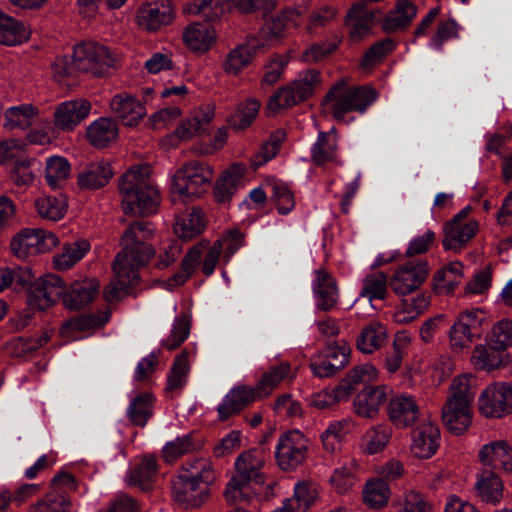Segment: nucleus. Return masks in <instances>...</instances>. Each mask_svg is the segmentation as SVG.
I'll return each mask as SVG.
<instances>
[{
    "label": "nucleus",
    "instance_id": "obj_1",
    "mask_svg": "<svg viewBox=\"0 0 512 512\" xmlns=\"http://www.w3.org/2000/svg\"><path fill=\"white\" fill-rule=\"evenodd\" d=\"M151 167L147 164L131 167L120 179L122 210L131 216L155 213L160 203L158 189L150 182Z\"/></svg>",
    "mask_w": 512,
    "mask_h": 512
},
{
    "label": "nucleus",
    "instance_id": "obj_2",
    "mask_svg": "<svg viewBox=\"0 0 512 512\" xmlns=\"http://www.w3.org/2000/svg\"><path fill=\"white\" fill-rule=\"evenodd\" d=\"M214 479L213 466L208 460L188 461L173 482V498L184 508L199 507L208 498V487Z\"/></svg>",
    "mask_w": 512,
    "mask_h": 512
},
{
    "label": "nucleus",
    "instance_id": "obj_3",
    "mask_svg": "<svg viewBox=\"0 0 512 512\" xmlns=\"http://www.w3.org/2000/svg\"><path fill=\"white\" fill-rule=\"evenodd\" d=\"M376 98L377 93L372 88L354 86L345 80H340L330 88L323 101V107L337 121L348 123L347 114L351 112L363 114Z\"/></svg>",
    "mask_w": 512,
    "mask_h": 512
},
{
    "label": "nucleus",
    "instance_id": "obj_4",
    "mask_svg": "<svg viewBox=\"0 0 512 512\" xmlns=\"http://www.w3.org/2000/svg\"><path fill=\"white\" fill-rule=\"evenodd\" d=\"M265 459L261 451L251 449L240 454L235 461V474L227 483L225 498L230 504L246 502L252 495L251 485L263 484L261 472Z\"/></svg>",
    "mask_w": 512,
    "mask_h": 512
},
{
    "label": "nucleus",
    "instance_id": "obj_5",
    "mask_svg": "<svg viewBox=\"0 0 512 512\" xmlns=\"http://www.w3.org/2000/svg\"><path fill=\"white\" fill-rule=\"evenodd\" d=\"M214 178V170L208 163L189 161L172 175L171 198L174 203H187L203 195Z\"/></svg>",
    "mask_w": 512,
    "mask_h": 512
},
{
    "label": "nucleus",
    "instance_id": "obj_6",
    "mask_svg": "<svg viewBox=\"0 0 512 512\" xmlns=\"http://www.w3.org/2000/svg\"><path fill=\"white\" fill-rule=\"evenodd\" d=\"M154 235L152 225L145 221L130 224L121 236L122 250L116 259L136 268L145 266L154 255V249L148 240Z\"/></svg>",
    "mask_w": 512,
    "mask_h": 512
},
{
    "label": "nucleus",
    "instance_id": "obj_7",
    "mask_svg": "<svg viewBox=\"0 0 512 512\" xmlns=\"http://www.w3.org/2000/svg\"><path fill=\"white\" fill-rule=\"evenodd\" d=\"M304 11L298 7H286L268 17L253 36L257 46L268 50L280 44L292 30L302 24Z\"/></svg>",
    "mask_w": 512,
    "mask_h": 512
},
{
    "label": "nucleus",
    "instance_id": "obj_8",
    "mask_svg": "<svg viewBox=\"0 0 512 512\" xmlns=\"http://www.w3.org/2000/svg\"><path fill=\"white\" fill-rule=\"evenodd\" d=\"M221 254L220 243L210 244L208 241H201L193 246L182 260L181 270L174 274L168 281L170 288L183 285L195 270L201 266L206 276L214 273Z\"/></svg>",
    "mask_w": 512,
    "mask_h": 512
},
{
    "label": "nucleus",
    "instance_id": "obj_9",
    "mask_svg": "<svg viewBox=\"0 0 512 512\" xmlns=\"http://www.w3.org/2000/svg\"><path fill=\"white\" fill-rule=\"evenodd\" d=\"M321 83L320 73L307 69L298 74L291 83L279 88L270 98L267 108L276 113L281 109L295 106L308 99Z\"/></svg>",
    "mask_w": 512,
    "mask_h": 512
},
{
    "label": "nucleus",
    "instance_id": "obj_10",
    "mask_svg": "<svg viewBox=\"0 0 512 512\" xmlns=\"http://www.w3.org/2000/svg\"><path fill=\"white\" fill-rule=\"evenodd\" d=\"M74 67L79 72L103 76L113 67L115 59L110 50L96 42L88 41L78 44L73 49Z\"/></svg>",
    "mask_w": 512,
    "mask_h": 512
},
{
    "label": "nucleus",
    "instance_id": "obj_11",
    "mask_svg": "<svg viewBox=\"0 0 512 512\" xmlns=\"http://www.w3.org/2000/svg\"><path fill=\"white\" fill-rule=\"evenodd\" d=\"M478 408L487 418L512 413V382L497 381L487 385L478 397Z\"/></svg>",
    "mask_w": 512,
    "mask_h": 512
},
{
    "label": "nucleus",
    "instance_id": "obj_12",
    "mask_svg": "<svg viewBox=\"0 0 512 512\" xmlns=\"http://www.w3.org/2000/svg\"><path fill=\"white\" fill-rule=\"evenodd\" d=\"M429 276L427 261L416 259L406 261L396 267L389 285L398 296H406L418 290Z\"/></svg>",
    "mask_w": 512,
    "mask_h": 512
},
{
    "label": "nucleus",
    "instance_id": "obj_13",
    "mask_svg": "<svg viewBox=\"0 0 512 512\" xmlns=\"http://www.w3.org/2000/svg\"><path fill=\"white\" fill-rule=\"evenodd\" d=\"M309 449V441L300 430H289L281 434L275 448V456L282 470H292L302 464Z\"/></svg>",
    "mask_w": 512,
    "mask_h": 512
},
{
    "label": "nucleus",
    "instance_id": "obj_14",
    "mask_svg": "<svg viewBox=\"0 0 512 512\" xmlns=\"http://www.w3.org/2000/svg\"><path fill=\"white\" fill-rule=\"evenodd\" d=\"M483 321L484 312L480 309H469L459 313L448 332L450 348L456 353L468 349Z\"/></svg>",
    "mask_w": 512,
    "mask_h": 512
},
{
    "label": "nucleus",
    "instance_id": "obj_15",
    "mask_svg": "<svg viewBox=\"0 0 512 512\" xmlns=\"http://www.w3.org/2000/svg\"><path fill=\"white\" fill-rule=\"evenodd\" d=\"M380 15L379 9H369L364 1L354 2L347 10L344 20L350 39L359 42L372 35L376 19Z\"/></svg>",
    "mask_w": 512,
    "mask_h": 512
},
{
    "label": "nucleus",
    "instance_id": "obj_16",
    "mask_svg": "<svg viewBox=\"0 0 512 512\" xmlns=\"http://www.w3.org/2000/svg\"><path fill=\"white\" fill-rule=\"evenodd\" d=\"M478 460L489 471L512 477V444L495 440L484 444L478 451Z\"/></svg>",
    "mask_w": 512,
    "mask_h": 512
},
{
    "label": "nucleus",
    "instance_id": "obj_17",
    "mask_svg": "<svg viewBox=\"0 0 512 512\" xmlns=\"http://www.w3.org/2000/svg\"><path fill=\"white\" fill-rule=\"evenodd\" d=\"M470 207L463 208L444 228L443 246L445 249L457 250L464 247L478 231V223L467 219Z\"/></svg>",
    "mask_w": 512,
    "mask_h": 512
},
{
    "label": "nucleus",
    "instance_id": "obj_18",
    "mask_svg": "<svg viewBox=\"0 0 512 512\" xmlns=\"http://www.w3.org/2000/svg\"><path fill=\"white\" fill-rule=\"evenodd\" d=\"M26 284H29L30 303L40 310L48 308L64 294L63 280L55 274L41 276L32 282L29 280L23 285Z\"/></svg>",
    "mask_w": 512,
    "mask_h": 512
},
{
    "label": "nucleus",
    "instance_id": "obj_19",
    "mask_svg": "<svg viewBox=\"0 0 512 512\" xmlns=\"http://www.w3.org/2000/svg\"><path fill=\"white\" fill-rule=\"evenodd\" d=\"M174 11L170 0H147L138 9L136 20L139 27L157 31L172 23Z\"/></svg>",
    "mask_w": 512,
    "mask_h": 512
},
{
    "label": "nucleus",
    "instance_id": "obj_20",
    "mask_svg": "<svg viewBox=\"0 0 512 512\" xmlns=\"http://www.w3.org/2000/svg\"><path fill=\"white\" fill-rule=\"evenodd\" d=\"M387 415L398 428L412 426L420 417L419 404L410 394L396 393L387 403Z\"/></svg>",
    "mask_w": 512,
    "mask_h": 512
},
{
    "label": "nucleus",
    "instance_id": "obj_21",
    "mask_svg": "<svg viewBox=\"0 0 512 512\" xmlns=\"http://www.w3.org/2000/svg\"><path fill=\"white\" fill-rule=\"evenodd\" d=\"M218 33L209 23L193 22L188 24L182 33L186 48L192 53L203 55L216 44Z\"/></svg>",
    "mask_w": 512,
    "mask_h": 512
},
{
    "label": "nucleus",
    "instance_id": "obj_22",
    "mask_svg": "<svg viewBox=\"0 0 512 512\" xmlns=\"http://www.w3.org/2000/svg\"><path fill=\"white\" fill-rule=\"evenodd\" d=\"M91 111V104L85 99H75L59 104L53 117L54 127L61 131H72Z\"/></svg>",
    "mask_w": 512,
    "mask_h": 512
},
{
    "label": "nucleus",
    "instance_id": "obj_23",
    "mask_svg": "<svg viewBox=\"0 0 512 512\" xmlns=\"http://www.w3.org/2000/svg\"><path fill=\"white\" fill-rule=\"evenodd\" d=\"M109 108L114 117L120 120L123 125L129 127L137 126L146 115L143 103L126 92L113 96Z\"/></svg>",
    "mask_w": 512,
    "mask_h": 512
},
{
    "label": "nucleus",
    "instance_id": "obj_24",
    "mask_svg": "<svg viewBox=\"0 0 512 512\" xmlns=\"http://www.w3.org/2000/svg\"><path fill=\"white\" fill-rule=\"evenodd\" d=\"M388 395L387 386H367L354 398L353 410L362 418L374 419L387 402Z\"/></svg>",
    "mask_w": 512,
    "mask_h": 512
},
{
    "label": "nucleus",
    "instance_id": "obj_25",
    "mask_svg": "<svg viewBox=\"0 0 512 512\" xmlns=\"http://www.w3.org/2000/svg\"><path fill=\"white\" fill-rule=\"evenodd\" d=\"M214 110L210 107L194 111L189 117L182 120L176 130L167 137L170 145L176 146L178 141H188L200 135L212 122Z\"/></svg>",
    "mask_w": 512,
    "mask_h": 512
},
{
    "label": "nucleus",
    "instance_id": "obj_26",
    "mask_svg": "<svg viewBox=\"0 0 512 512\" xmlns=\"http://www.w3.org/2000/svg\"><path fill=\"white\" fill-rule=\"evenodd\" d=\"M312 291L316 309L327 312L334 309L338 304V287L334 278L326 270H315Z\"/></svg>",
    "mask_w": 512,
    "mask_h": 512
},
{
    "label": "nucleus",
    "instance_id": "obj_27",
    "mask_svg": "<svg viewBox=\"0 0 512 512\" xmlns=\"http://www.w3.org/2000/svg\"><path fill=\"white\" fill-rule=\"evenodd\" d=\"M114 279L107 286L104 297L108 302H115L127 294V289L139 280V268L126 264L115 258L113 263Z\"/></svg>",
    "mask_w": 512,
    "mask_h": 512
},
{
    "label": "nucleus",
    "instance_id": "obj_28",
    "mask_svg": "<svg viewBox=\"0 0 512 512\" xmlns=\"http://www.w3.org/2000/svg\"><path fill=\"white\" fill-rule=\"evenodd\" d=\"M257 42V39L250 35L245 43L230 50L222 64L224 72L229 75H238L251 64L257 54L266 51L263 47H258Z\"/></svg>",
    "mask_w": 512,
    "mask_h": 512
},
{
    "label": "nucleus",
    "instance_id": "obj_29",
    "mask_svg": "<svg viewBox=\"0 0 512 512\" xmlns=\"http://www.w3.org/2000/svg\"><path fill=\"white\" fill-rule=\"evenodd\" d=\"M440 443V431L431 423H423L412 432L411 452L420 459L432 457Z\"/></svg>",
    "mask_w": 512,
    "mask_h": 512
},
{
    "label": "nucleus",
    "instance_id": "obj_30",
    "mask_svg": "<svg viewBox=\"0 0 512 512\" xmlns=\"http://www.w3.org/2000/svg\"><path fill=\"white\" fill-rule=\"evenodd\" d=\"M442 420L451 433L461 435L471 426L472 406L446 401L442 407Z\"/></svg>",
    "mask_w": 512,
    "mask_h": 512
},
{
    "label": "nucleus",
    "instance_id": "obj_31",
    "mask_svg": "<svg viewBox=\"0 0 512 512\" xmlns=\"http://www.w3.org/2000/svg\"><path fill=\"white\" fill-rule=\"evenodd\" d=\"M118 135V124L110 117H100L86 128V138L95 148L107 147L118 138Z\"/></svg>",
    "mask_w": 512,
    "mask_h": 512
},
{
    "label": "nucleus",
    "instance_id": "obj_32",
    "mask_svg": "<svg viewBox=\"0 0 512 512\" xmlns=\"http://www.w3.org/2000/svg\"><path fill=\"white\" fill-rule=\"evenodd\" d=\"M99 291V283L94 278L74 282L63 295V302L69 309H80L91 303Z\"/></svg>",
    "mask_w": 512,
    "mask_h": 512
},
{
    "label": "nucleus",
    "instance_id": "obj_33",
    "mask_svg": "<svg viewBox=\"0 0 512 512\" xmlns=\"http://www.w3.org/2000/svg\"><path fill=\"white\" fill-rule=\"evenodd\" d=\"M256 398L259 397L256 394L255 388L239 386L231 389L217 408L219 418L226 420L231 415L238 413Z\"/></svg>",
    "mask_w": 512,
    "mask_h": 512
},
{
    "label": "nucleus",
    "instance_id": "obj_34",
    "mask_svg": "<svg viewBox=\"0 0 512 512\" xmlns=\"http://www.w3.org/2000/svg\"><path fill=\"white\" fill-rule=\"evenodd\" d=\"M417 15V7L414 3L397 0L396 6L389 11L381 22V28L385 33H396L410 26Z\"/></svg>",
    "mask_w": 512,
    "mask_h": 512
},
{
    "label": "nucleus",
    "instance_id": "obj_35",
    "mask_svg": "<svg viewBox=\"0 0 512 512\" xmlns=\"http://www.w3.org/2000/svg\"><path fill=\"white\" fill-rule=\"evenodd\" d=\"M471 363L477 370L491 372L509 365L511 357L507 353L494 350L491 346L478 344L473 348Z\"/></svg>",
    "mask_w": 512,
    "mask_h": 512
},
{
    "label": "nucleus",
    "instance_id": "obj_36",
    "mask_svg": "<svg viewBox=\"0 0 512 512\" xmlns=\"http://www.w3.org/2000/svg\"><path fill=\"white\" fill-rule=\"evenodd\" d=\"M474 488L477 497L486 503L497 504L503 497V480L498 473L487 469L477 475Z\"/></svg>",
    "mask_w": 512,
    "mask_h": 512
},
{
    "label": "nucleus",
    "instance_id": "obj_37",
    "mask_svg": "<svg viewBox=\"0 0 512 512\" xmlns=\"http://www.w3.org/2000/svg\"><path fill=\"white\" fill-rule=\"evenodd\" d=\"M39 114V108L30 103L8 107L4 112V127L8 130H26L36 122Z\"/></svg>",
    "mask_w": 512,
    "mask_h": 512
},
{
    "label": "nucleus",
    "instance_id": "obj_38",
    "mask_svg": "<svg viewBox=\"0 0 512 512\" xmlns=\"http://www.w3.org/2000/svg\"><path fill=\"white\" fill-rule=\"evenodd\" d=\"M91 244L86 239L65 243L59 253L53 257V266L58 271L71 269L90 251Z\"/></svg>",
    "mask_w": 512,
    "mask_h": 512
},
{
    "label": "nucleus",
    "instance_id": "obj_39",
    "mask_svg": "<svg viewBox=\"0 0 512 512\" xmlns=\"http://www.w3.org/2000/svg\"><path fill=\"white\" fill-rule=\"evenodd\" d=\"M354 422L351 418L336 420L327 426L320 439L325 452L335 454L341 449L344 438L351 432Z\"/></svg>",
    "mask_w": 512,
    "mask_h": 512
},
{
    "label": "nucleus",
    "instance_id": "obj_40",
    "mask_svg": "<svg viewBox=\"0 0 512 512\" xmlns=\"http://www.w3.org/2000/svg\"><path fill=\"white\" fill-rule=\"evenodd\" d=\"M31 31L22 22L4 13L0 9V43L7 46L26 42Z\"/></svg>",
    "mask_w": 512,
    "mask_h": 512
},
{
    "label": "nucleus",
    "instance_id": "obj_41",
    "mask_svg": "<svg viewBox=\"0 0 512 512\" xmlns=\"http://www.w3.org/2000/svg\"><path fill=\"white\" fill-rule=\"evenodd\" d=\"M112 175L113 170L109 162H93L78 175V184L85 189H98L105 186Z\"/></svg>",
    "mask_w": 512,
    "mask_h": 512
},
{
    "label": "nucleus",
    "instance_id": "obj_42",
    "mask_svg": "<svg viewBox=\"0 0 512 512\" xmlns=\"http://www.w3.org/2000/svg\"><path fill=\"white\" fill-rule=\"evenodd\" d=\"M391 497V488L386 481L379 478L369 479L362 490L363 503L371 509L387 506Z\"/></svg>",
    "mask_w": 512,
    "mask_h": 512
},
{
    "label": "nucleus",
    "instance_id": "obj_43",
    "mask_svg": "<svg viewBox=\"0 0 512 512\" xmlns=\"http://www.w3.org/2000/svg\"><path fill=\"white\" fill-rule=\"evenodd\" d=\"M475 382V377L468 373L454 377L449 385L446 401L472 406L476 395Z\"/></svg>",
    "mask_w": 512,
    "mask_h": 512
},
{
    "label": "nucleus",
    "instance_id": "obj_44",
    "mask_svg": "<svg viewBox=\"0 0 512 512\" xmlns=\"http://www.w3.org/2000/svg\"><path fill=\"white\" fill-rule=\"evenodd\" d=\"M338 141L337 136L330 132H320L317 141L311 148V157L316 165H324L337 161Z\"/></svg>",
    "mask_w": 512,
    "mask_h": 512
},
{
    "label": "nucleus",
    "instance_id": "obj_45",
    "mask_svg": "<svg viewBox=\"0 0 512 512\" xmlns=\"http://www.w3.org/2000/svg\"><path fill=\"white\" fill-rule=\"evenodd\" d=\"M157 473V462L153 456H143L140 461L130 469L126 476L128 485L137 486L142 490L149 488Z\"/></svg>",
    "mask_w": 512,
    "mask_h": 512
},
{
    "label": "nucleus",
    "instance_id": "obj_46",
    "mask_svg": "<svg viewBox=\"0 0 512 512\" xmlns=\"http://www.w3.org/2000/svg\"><path fill=\"white\" fill-rule=\"evenodd\" d=\"M392 437V428L387 424H378L367 430L363 436L361 451L366 455L383 452Z\"/></svg>",
    "mask_w": 512,
    "mask_h": 512
},
{
    "label": "nucleus",
    "instance_id": "obj_47",
    "mask_svg": "<svg viewBox=\"0 0 512 512\" xmlns=\"http://www.w3.org/2000/svg\"><path fill=\"white\" fill-rule=\"evenodd\" d=\"M291 366L288 362H282L272 366L259 379L255 386L259 398L267 397L284 380L292 378Z\"/></svg>",
    "mask_w": 512,
    "mask_h": 512
},
{
    "label": "nucleus",
    "instance_id": "obj_48",
    "mask_svg": "<svg viewBox=\"0 0 512 512\" xmlns=\"http://www.w3.org/2000/svg\"><path fill=\"white\" fill-rule=\"evenodd\" d=\"M430 305V299L425 294H418L410 299H403L394 312V321L407 324L414 321Z\"/></svg>",
    "mask_w": 512,
    "mask_h": 512
},
{
    "label": "nucleus",
    "instance_id": "obj_49",
    "mask_svg": "<svg viewBox=\"0 0 512 512\" xmlns=\"http://www.w3.org/2000/svg\"><path fill=\"white\" fill-rule=\"evenodd\" d=\"M387 340V331L380 322H373L367 325L357 338L358 349L365 353L371 354L378 350Z\"/></svg>",
    "mask_w": 512,
    "mask_h": 512
},
{
    "label": "nucleus",
    "instance_id": "obj_50",
    "mask_svg": "<svg viewBox=\"0 0 512 512\" xmlns=\"http://www.w3.org/2000/svg\"><path fill=\"white\" fill-rule=\"evenodd\" d=\"M390 278L382 271L367 274L362 280L360 296L366 297L370 302L384 300L388 295Z\"/></svg>",
    "mask_w": 512,
    "mask_h": 512
},
{
    "label": "nucleus",
    "instance_id": "obj_51",
    "mask_svg": "<svg viewBox=\"0 0 512 512\" xmlns=\"http://www.w3.org/2000/svg\"><path fill=\"white\" fill-rule=\"evenodd\" d=\"M108 321V316L100 317L86 314L67 321L61 328V334L69 339H78L77 333L88 332L103 326Z\"/></svg>",
    "mask_w": 512,
    "mask_h": 512
},
{
    "label": "nucleus",
    "instance_id": "obj_52",
    "mask_svg": "<svg viewBox=\"0 0 512 512\" xmlns=\"http://www.w3.org/2000/svg\"><path fill=\"white\" fill-rule=\"evenodd\" d=\"M35 211L44 220L58 221L67 211V203L63 197L42 195L34 201Z\"/></svg>",
    "mask_w": 512,
    "mask_h": 512
},
{
    "label": "nucleus",
    "instance_id": "obj_53",
    "mask_svg": "<svg viewBox=\"0 0 512 512\" xmlns=\"http://www.w3.org/2000/svg\"><path fill=\"white\" fill-rule=\"evenodd\" d=\"M204 225L201 212L192 209L189 213L176 219L174 232L179 238L190 240L203 231Z\"/></svg>",
    "mask_w": 512,
    "mask_h": 512
},
{
    "label": "nucleus",
    "instance_id": "obj_54",
    "mask_svg": "<svg viewBox=\"0 0 512 512\" xmlns=\"http://www.w3.org/2000/svg\"><path fill=\"white\" fill-rule=\"evenodd\" d=\"M463 278V264L453 261L434 275V284L441 293H450Z\"/></svg>",
    "mask_w": 512,
    "mask_h": 512
},
{
    "label": "nucleus",
    "instance_id": "obj_55",
    "mask_svg": "<svg viewBox=\"0 0 512 512\" xmlns=\"http://www.w3.org/2000/svg\"><path fill=\"white\" fill-rule=\"evenodd\" d=\"M317 497L316 488L306 482H298L294 486V493L291 498H287L283 504L292 512H306L314 503Z\"/></svg>",
    "mask_w": 512,
    "mask_h": 512
},
{
    "label": "nucleus",
    "instance_id": "obj_56",
    "mask_svg": "<svg viewBox=\"0 0 512 512\" xmlns=\"http://www.w3.org/2000/svg\"><path fill=\"white\" fill-rule=\"evenodd\" d=\"M396 48V43L391 38L382 39L374 43L363 55L359 66L363 70H371L380 64Z\"/></svg>",
    "mask_w": 512,
    "mask_h": 512
},
{
    "label": "nucleus",
    "instance_id": "obj_57",
    "mask_svg": "<svg viewBox=\"0 0 512 512\" xmlns=\"http://www.w3.org/2000/svg\"><path fill=\"white\" fill-rule=\"evenodd\" d=\"M154 398L144 393L135 397L127 408V415L134 425L144 427L153 413Z\"/></svg>",
    "mask_w": 512,
    "mask_h": 512
},
{
    "label": "nucleus",
    "instance_id": "obj_58",
    "mask_svg": "<svg viewBox=\"0 0 512 512\" xmlns=\"http://www.w3.org/2000/svg\"><path fill=\"white\" fill-rule=\"evenodd\" d=\"M286 138L284 130H276L269 136L268 140L259 148L251 159V165L257 169L273 159Z\"/></svg>",
    "mask_w": 512,
    "mask_h": 512
},
{
    "label": "nucleus",
    "instance_id": "obj_59",
    "mask_svg": "<svg viewBox=\"0 0 512 512\" xmlns=\"http://www.w3.org/2000/svg\"><path fill=\"white\" fill-rule=\"evenodd\" d=\"M260 101L255 98L247 99L241 103L229 118V124L236 130H243L249 127L258 115Z\"/></svg>",
    "mask_w": 512,
    "mask_h": 512
},
{
    "label": "nucleus",
    "instance_id": "obj_60",
    "mask_svg": "<svg viewBox=\"0 0 512 512\" xmlns=\"http://www.w3.org/2000/svg\"><path fill=\"white\" fill-rule=\"evenodd\" d=\"M378 370L370 363L362 364L353 368L339 384L348 389V397L359 384H368L378 379Z\"/></svg>",
    "mask_w": 512,
    "mask_h": 512
},
{
    "label": "nucleus",
    "instance_id": "obj_61",
    "mask_svg": "<svg viewBox=\"0 0 512 512\" xmlns=\"http://www.w3.org/2000/svg\"><path fill=\"white\" fill-rule=\"evenodd\" d=\"M347 399L348 389L339 384L333 389H323L312 394L309 399V404L318 410H324Z\"/></svg>",
    "mask_w": 512,
    "mask_h": 512
},
{
    "label": "nucleus",
    "instance_id": "obj_62",
    "mask_svg": "<svg viewBox=\"0 0 512 512\" xmlns=\"http://www.w3.org/2000/svg\"><path fill=\"white\" fill-rule=\"evenodd\" d=\"M188 373V357L186 352H182L174 360L168 374L166 390L169 392H180L187 383Z\"/></svg>",
    "mask_w": 512,
    "mask_h": 512
},
{
    "label": "nucleus",
    "instance_id": "obj_63",
    "mask_svg": "<svg viewBox=\"0 0 512 512\" xmlns=\"http://www.w3.org/2000/svg\"><path fill=\"white\" fill-rule=\"evenodd\" d=\"M487 341L494 350L504 351L512 346V321L497 322L488 334Z\"/></svg>",
    "mask_w": 512,
    "mask_h": 512
},
{
    "label": "nucleus",
    "instance_id": "obj_64",
    "mask_svg": "<svg viewBox=\"0 0 512 512\" xmlns=\"http://www.w3.org/2000/svg\"><path fill=\"white\" fill-rule=\"evenodd\" d=\"M190 319L186 313L177 316L172 324L170 335L163 340L162 346L171 351L179 347L189 336Z\"/></svg>",
    "mask_w": 512,
    "mask_h": 512
}]
</instances>
